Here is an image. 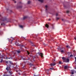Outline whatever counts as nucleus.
Masks as SVG:
<instances>
[{
    "mask_svg": "<svg viewBox=\"0 0 76 76\" xmlns=\"http://www.w3.org/2000/svg\"><path fill=\"white\" fill-rule=\"evenodd\" d=\"M10 74H11V73H10Z\"/></svg>",
    "mask_w": 76,
    "mask_h": 76,
    "instance_id": "32",
    "label": "nucleus"
},
{
    "mask_svg": "<svg viewBox=\"0 0 76 76\" xmlns=\"http://www.w3.org/2000/svg\"><path fill=\"white\" fill-rule=\"evenodd\" d=\"M10 65L9 66V67H7V68H6V70H9L10 69Z\"/></svg>",
    "mask_w": 76,
    "mask_h": 76,
    "instance_id": "4",
    "label": "nucleus"
},
{
    "mask_svg": "<svg viewBox=\"0 0 76 76\" xmlns=\"http://www.w3.org/2000/svg\"><path fill=\"white\" fill-rule=\"evenodd\" d=\"M74 39H75V40H76V37H75Z\"/></svg>",
    "mask_w": 76,
    "mask_h": 76,
    "instance_id": "27",
    "label": "nucleus"
},
{
    "mask_svg": "<svg viewBox=\"0 0 76 76\" xmlns=\"http://www.w3.org/2000/svg\"><path fill=\"white\" fill-rule=\"evenodd\" d=\"M71 72H72L71 73L72 75H73L74 74V72H75V70H71Z\"/></svg>",
    "mask_w": 76,
    "mask_h": 76,
    "instance_id": "5",
    "label": "nucleus"
},
{
    "mask_svg": "<svg viewBox=\"0 0 76 76\" xmlns=\"http://www.w3.org/2000/svg\"><path fill=\"white\" fill-rule=\"evenodd\" d=\"M27 53H28V55H29V52H27Z\"/></svg>",
    "mask_w": 76,
    "mask_h": 76,
    "instance_id": "22",
    "label": "nucleus"
},
{
    "mask_svg": "<svg viewBox=\"0 0 76 76\" xmlns=\"http://www.w3.org/2000/svg\"><path fill=\"white\" fill-rule=\"evenodd\" d=\"M38 54H39V53H38Z\"/></svg>",
    "mask_w": 76,
    "mask_h": 76,
    "instance_id": "34",
    "label": "nucleus"
},
{
    "mask_svg": "<svg viewBox=\"0 0 76 76\" xmlns=\"http://www.w3.org/2000/svg\"><path fill=\"white\" fill-rule=\"evenodd\" d=\"M50 69H51L52 70H53V68H50Z\"/></svg>",
    "mask_w": 76,
    "mask_h": 76,
    "instance_id": "25",
    "label": "nucleus"
},
{
    "mask_svg": "<svg viewBox=\"0 0 76 76\" xmlns=\"http://www.w3.org/2000/svg\"><path fill=\"white\" fill-rule=\"evenodd\" d=\"M3 61V59H1L0 61L1 63Z\"/></svg>",
    "mask_w": 76,
    "mask_h": 76,
    "instance_id": "17",
    "label": "nucleus"
},
{
    "mask_svg": "<svg viewBox=\"0 0 76 76\" xmlns=\"http://www.w3.org/2000/svg\"><path fill=\"white\" fill-rule=\"evenodd\" d=\"M75 61H76V57H75Z\"/></svg>",
    "mask_w": 76,
    "mask_h": 76,
    "instance_id": "24",
    "label": "nucleus"
},
{
    "mask_svg": "<svg viewBox=\"0 0 76 76\" xmlns=\"http://www.w3.org/2000/svg\"><path fill=\"white\" fill-rule=\"evenodd\" d=\"M63 61L66 63H69V59L65 57H63L62 58Z\"/></svg>",
    "mask_w": 76,
    "mask_h": 76,
    "instance_id": "1",
    "label": "nucleus"
},
{
    "mask_svg": "<svg viewBox=\"0 0 76 76\" xmlns=\"http://www.w3.org/2000/svg\"><path fill=\"white\" fill-rule=\"evenodd\" d=\"M13 1H14V0H13Z\"/></svg>",
    "mask_w": 76,
    "mask_h": 76,
    "instance_id": "35",
    "label": "nucleus"
},
{
    "mask_svg": "<svg viewBox=\"0 0 76 76\" xmlns=\"http://www.w3.org/2000/svg\"><path fill=\"white\" fill-rule=\"evenodd\" d=\"M31 3V1H28V4H29Z\"/></svg>",
    "mask_w": 76,
    "mask_h": 76,
    "instance_id": "14",
    "label": "nucleus"
},
{
    "mask_svg": "<svg viewBox=\"0 0 76 76\" xmlns=\"http://www.w3.org/2000/svg\"><path fill=\"white\" fill-rule=\"evenodd\" d=\"M45 7L46 8H47L48 7V6L47 5H46Z\"/></svg>",
    "mask_w": 76,
    "mask_h": 76,
    "instance_id": "18",
    "label": "nucleus"
},
{
    "mask_svg": "<svg viewBox=\"0 0 76 76\" xmlns=\"http://www.w3.org/2000/svg\"><path fill=\"white\" fill-rule=\"evenodd\" d=\"M56 63H53L50 64V65L51 66H55V65H56Z\"/></svg>",
    "mask_w": 76,
    "mask_h": 76,
    "instance_id": "3",
    "label": "nucleus"
},
{
    "mask_svg": "<svg viewBox=\"0 0 76 76\" xmlns=\"http://www.w3.org/2000/svg\"><path fill=\"white\" fill-rule=\"evenodd\" d=\"M14 38L12 37H11V41H12L13 40H14Z\"/></svg>",
    "mask_w": 76,
    "mask_h": 76,
    "instance_id": "9",
    "label": "nucleus"
},
{
    "mask_svg": "<svg viewBox=\"0 0 76 76\" xmlns=\"http://www.w3.org/2000/svg\"><path fill=\"white\" fill-rule=\"evenodd\" d=\"M15 3H16V1H14Z\"/></svg>",
    "mask_w": 76,
    "mask_h": 76,
    "instance_id": "29",
    "label": "nucleus"
},
{
    "mask_svg": "<svg viewBox=\"0 0 76 76\" xmlns=\"http://www.w3.org/2000/svg\"><path fill=\"white\" fill-rule=\"evenodd\" d=\"M70 57H73V55H70Z\"/></svg>",
    "mask_w": 76,
    "mask_h": 76,
    "instance_id": "23",
    "label": "nucleus"
},
{
    "mask_svg": "<svg viewBox=\"0 0 76 76\" xmlns=\"http://www.w3.org/2000/svg\"><path fill=\"white\" fill-rule=\"evenodd\" d=\"M38 1H40V2H41V3H42V2H43V0H38Z\"/></svg>",
    "mask_w": 76,
    "mask_h": 76,
    "instance_id": "10",
    "label": "nucleus"
},
{
    "mask_svg": "<svg viewBox=\"0 0 76 76\" xmlns=\"http://www.w3.org/2000/svg\"><path fill=\"white\" fill-rule=\"evenodd\" d=\"M64 20L63 19H62V20Z\"/></svg>",
    "mask_w": 76,
    "mask_h": 76,
    "instance_id": "33",
    "label": "nucleus"
},
{
    "mask_svg": "<svg viewBox=\"0 0 76 76\" xmlns=\"http://www.w3.org/2000/svg\"><path fill=\"white\" fill-rule=\"evenodd\" d=\"M19 26L20 28H23V26L22 25Z\"/></svg>",
    "mask_w": 76,
    "mask_h": 76,
    "instance_id": "11",
    "label": "nucleus"
},
{
    "mask_svg": "<svg viewBox=\"0 0 76 76\" xmlns=\"http://www.w3.org/2000/svg\"><path fill=\"white\" fill-rule=\"evenodd\" d=\"M54 61H56V60L55 59H54Z\"/></svg>",
    "mask_w": 76,
    "mask_h": 76,
    "instance_id": "31",
    "label": "nucleus"
},
{
    "mask_svg": "<svg viewBox=\"0 0 76 76\" xmlns=\"http://www.w3.org/2000/svg\"><path fill=\"white\" fill-rule=\"evenodd\" d=\"M9 58V59H10V58H11L12 59V58Z\"/></svg>",
    "mask_w": 76,
    "mask_h": 76,
    "instance_id": "28",
    "label": "nucleus"
},
{
    "mask_svg": "<svg viewBox=\"0 0 76 76\" xmlns=\"http://www.w3.org/2000/svg\"><path fill=\"white\" fill-rule=\"evenodd\" d=\"M6 63H7V65H8V64H10L11 63V62L9 61H7L6 62Z\"/></svg>",
    "mask_w": 76,
    "mask_h": 76,
    "instance_id": "2",
    "label": "nucleus"
},
{
    "mask_svg": "<svg viewBox=\"0 0 76 76\" xmlns=\"http://www.w3.org/2000/svg\"><path fill=\"white\" fill-rule=\"evenodd\" d=\"M61 53H64V51L62 50H61Z\"/></svg>",
    "mask_w": 76,
    "mask_h": 76,
    "instance_id": "19",
    "label": "nucleus"
},
{
    "mask_svg": "<svg viewBox=\"0 0 76 76\" xmlns=\"http://www.w3.org/2000/svg\"><path fill=\"white\" fill-rule=\"evenodd\" d=\"M17 53H20V51L18 50V51H17Z\"/></svg>",
    "mask_w": 76,
    "mask_h": 76,
    "instance_id": "13",
    "label": "nucleus"
},
{
    "mask_svg": "<svg viewBox=\"0 0 76 76\" xmlns=\"http://www.w3.org/2000/svg\"><path fill=\"white\" fill-rule=\"evenodd\" d=\"M26 17L25 16L24 17V19H26Z\"/></svg>",
    "mask_w": 76,
    "mask_h": 76,
    "instance_id": "20",
    "label": "nucleus"
},
{
    "mask_svg": "<svg viewBox=\"0 0 76 76\" xmlns=\"http://www.w3.org/2000/svg\"><path fill=\"white\" fill-rule=\"evenodd\" d=\"M66 47L67 48H70V47H69V45L66 46Z\"/></svg>",
    "mask_w": 76,
    "mask_h": 76,
    "instance_id": "12",
    "label": "nucleus"
},
{
    "mask_svg": "<svg viewBox=\"0 0 76 76\" xmlns=\"http://www.w3.org/2000/svg\"><path fill=\"white\" fill-rule=\"evenodd\" d=\"M46 27L47 28H48V27H49V26L47 24H46V25H45Z\"/></svg>",
    "mask_w": 76,
    "mask_h": 76,
    "instance_id": "7",
    "label": "nucleus"
},
{
    "mask_svg": "<svg viewBox=\"0 0 76 76\" xmlns=\"http://www.w3.org/2000/svg\"><path fill=\"white\" fill-rule=\"evenodd\" d=\"M69 11H66V12L67 13H69Z\"/></svg>",
    "mask_w": 76,
    "mask_h": 76,
    "instance_id": "21",
    "label": "nucleus"
},
{
    "mask_svg": "<svg viewBox=\"0 0 76 76\" xmlns=\"http://www.w3.org/2000/svg\"><path fill=\"white\" fill-rule=\"evenodd\" d=\"M59 64H62V63H61V61H59Z\"/></svg>",
    "mask_w": 76,
    "mask_h": 76,
    "instance_id": "15",
    "label": "nucleus"
},
{
    "mask_svg": "<svg viewBox=\"0 0 76 76\" xmlns=\"http://www.w3.org/2000/svg\"><path fill=\"white\" fill-rule=\"evenodd\" d=\"M67 68H68V66H64L65 69H67Z\"/></svg>",
    "mask_w": 76,
    "mask_h": 76,
    "instance_id": "8",
    "label": "nucleus"
},
{
    "mask_svg": "<svg viewBox=\"0 0 76 76\" xmlns=\"http://www.w3.org/2000/svg\"><path fill=\"white\" fill-rule=\"evenodd\" d=\"M1 56H0V57H1V58H3V57H1Z\"/></svg>",
    "mask_w": 76,
    "mask_h": 76,
    "instance_id": "30",
    "label": "nucleus"
},
{
    "mask_svg": "<svg viewBox=\"0 0 76 76\" xmlns=\"http://www.w3.org/2000/svg\"><path fill=\"white\" fill-rule=\"evenodd\" d=\"M39 55L40 56H41V57H43V54L42 53H40L39 54Z\"/></svg>",
    "mask_w": 76,
    "mask_h": 76,
    "instance_id": "6",
    "label": "nucleus"
},
{
    "mask_svg": "<svg viewBox=\"0 0 76 76\" xmlns=\"http://www.w3.org/2000/svg\"><path fill=\"white\" fill-rule=\"evenodd\" d=\"M56 19H57V20H58V19H59V18H56Z\"/></svg>",
    "mask_w": 76,
    "mask_h": 76,
    "instance_id": "26",
    "label": "nucleus"
},
{
    "mask_svg": "<svg viewBox=\"0 0 76 76\" xmlns=\"http://www.w3.org/2000/svg\"><path fill=\"white\" fill-rule=\"evenodd\" d=\"M29 42H30L31 43V44H31V45L33 46V44H32V42L31 41H29Z\"/></svg>",
    "mask_w": 76,
    "mask_h": 76,
    "instance_id": "16",
    "label": "nucleus"
},
{
    "mask_svg": "<svg viewBox=\"0 0 76 76\" xmlns=\"http://www.w3.org/2000/svg\"><path fill=\"white\" fill-rule=\"evenodd\" d=\"M56 16H57V15H56Z\"/></svg>",
    "mask_w": 76,
    "mask_h": 76,
    "instance_id": "36",
    "label": "nucleus"
}]
</instances>
